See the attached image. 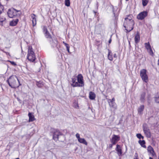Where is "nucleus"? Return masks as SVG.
<instances>
[{
    "label": "nucleus",
    "mask_w": 159,
    "mask_h": 159,
    "mask_svg": "<svg viewBox=\"0 0 159 159\" xmlns=\"http://www.w3.org/2000/svg\"><path fill=\"white\" fill-rule=\"evenodd\" d=\"M19 20L18 19L13 20L10 22V25L11 26H16Z\"/></svg>",
    "instance_id": "6ab92c4d"
},
{
    "label": "nucleus",
    "mask_w": 159,
    "mask_h": 159,
    "mask_svg": "<svg viewBox=\"0 0 159 159\" xmlns=\"http://www.w3.org/2000/svg\"><path fill=\"white\" fill-rule=\"evenodd\" d=\"M43 32L44 33L45 36L48 39H51L52 38L51 35L50 34L48 31L47 29L46 26H44L43 28Z\"/></svg>",
    "instance_id": "6e6552de"
},
{
    "label": "nucleus",
    "mask_w": 159,
    "mask_h": 159,
    "mask_svg": "<svg viewBox=\"0 0 159 159\" xmlns=\"http://www.w3.org/2000/svg\"><path fill=\"white\" fill-rule=\"evenodd\" d=\"M139 143L140 144V145L143 148H146V146L145 145V141L143 140L142 141H141V140H139Z\"/></svg>",
    "instance_id": "393cba45"
},
{
    "label": "nucleus",
    "mask_w": 159,
    "mask_h": 159,
    "mask_svg": "<svg viewBox=\"0 0 159 159\" xmlns=\"http://www.w3.org/2000/svg\"><path fill=\"white\" fill-rule=\"evenodd\" d=\"M36 84L39 88L41 87L43 85V84L41 81L37 82Z\"/></svg>",
    "instance_id": "bb28decb"
},
{
    "label": "nucleus",
    "mask_w": 159,
    "mask_h": 159,
    "mask_svg": "<svg viewBox=\"0 0 159 159\" xmlns=\"http://www.w3.org/2000/svg\"><path fill=\"white\" fill-rule=\"evenodd\" d=\"M146 93L145 92H143L141 94L140 100L141 102L143 103L144 102Z\"/></svg>",
    "instance_id": "dca6fc26"
},
{
    "label": "nucleus",
    "mask_w": 159,
    "mask_h": 159,
    "mask_svg": "<svg viewBox=\"0 0 159 159\" xmlns=\"http://www.w3.org/2000/svg\"><path fill=\"white\" fill-rule=\"evenodd\" d=\"M4 9L3 7L0 4V14H1L2 11H3Z\"/></svg>",
    "instance_id": "72a5a7b5"
},
{
    "label": "nucleus",
    "mask_w": 159,
    "mask_h": 159,
    "mask_svg": "<svg viewBox=\"0 0 159 159\" xmlns=\"http://www.w3.org/2000/svg\"><path fill=\"white\" fill-rule=\"evenodd\" d=\"M27 59L30 61L33 62H34L36 59L35 54L32 50V47L31 46L29 47Z\"/></svg>",
    "instance_id": "7ed1b4c3"
},
{
    "label": "nucleus",
    "mask_w": 159,
    "mask_h": 159,
    "mask_svg": "<svg viewBox=\"0 0 159 159\" xmlns=\"http://www.w3.org/2000/svg\"><path fill=\"white\" fill-rule=\"evenodd\" d=\"M89 98L91 100H93L95 98V93L92 92H90L89 94Z\"/></svg>",
    "instance_id": "4be33fe9"
},
{
    "label": "nucleus",
    "mask_w": 159,
    "mask_h": 159,
    "mask_svg": "<svg viewBox=\"0 0 159 159\" xmlns=\"http://www.w3.org/2000/svg\"><path fill=\"white\" fill-rule=\"evenodd\" d=\"M7 82L9 86L12 88L18 87L20 85L18 79L16 75L11 76Z\"/></svg>",
    "instance_id": "f03ea898"
},
{
    "label": "nucleus",
    "mask_w": 159,
    "mask_h": 159,
    "mask_svg": "<svg viewBox=\"0 0 159 159\" xmlns=\"http://www.w3.org/2000/svg\"><path fill=\"white\" fill-rule=\"evenodd\" d=\"M72 80V84H71V85L73 87H80L81 85H79V83L77 82H76V78H72L71 79Z\"/></svg>",
    "instance_id": "ddd939ff"
},
{
    "label": "nucleus",
    "mask_w": 159,
    "mask_h": 159,
    "mask_svg": "<svg viewBox=\"0 0 159 159\" xmlns=\"http://www.w3.org/2000/svg\"><path fill=\"white\" fill-rule=\"evenodd\" d=\"M148 2V0H142V4L143 6L147 5Z\"/></svg>",
    "instance_id": "c85d7f7f"
},
{
    "label": "nucleus",
    "mask_w": 159,
    "mask_h": 159,
    "mask_svg": "<svg viewBox=\"0 0 159 159\" xmlns=\"http://www.w3.org/2000/svg\"><path fill=\"white\" fill-rule=\"evenodd\" d=\"M157 65L159 66V59H158V60Z\"/></svg>",
    "instance_id": "c03bdc74"
},
{
    "label": "nucleus",
    "mask_w": 159,
    "mask_h": 159,
    "mask_svg": "<svg viewBox=\"0 0 159 159\" xmlns=\"http://www.w3.org/2000/svg\"><path fill=\"white\" fill-rule=\"evenodd\" d=\"M120 138L117 135H114L111 139V142L113 144H115L119 140Z\"/></svg>",
    "instance_id": "9b49d317"
},
{
    "label": "nucleus",
    "mask_w": 159,
    "mask_h": 159,
    "mask_svg": "<svg viewBox=\"0 0 159 159\" xmlns=\"http://www.w3.org/2000/svg\"><path fill=\"white\" fill-rule=\"evenodd\" d=\"M149 159H153L151 157H150Z\"/></svg>",
    "instance_id": "a18cd8bd"
},
{
    "label": "nucleus",
    "mask_w": 159,
    "mask_h": 159,
    "mask_svg": "<svg viewBox=\"0 0 159 159\" xmlns=\"http://www.w3.org/2000/svg\"><path fill=\"white\" fill-rule=\"evenodd\" d=\"M148 15L147 11H143L139 13L137 16V18L139 20H143Z\"/></svg>",
    "instance_id": "0eeeda50"
},
{
    "label": "nucleus",
    "mask_w": 159,
    "mask_h": 159,
    "mask_svg": "<svg viewBox=\"0 0 159 159\" xmlns=\"http://www.w3.org/2000/svg\"><path fill=\"white\" fill-rule=\"evenodd\" d=\"M10 62L11 64L12 65H13L14 66H15L16 65V63L14 61H10Z\"/></svg>",
    "instance_id": "4c0bfd02"
},
{
    "label": "nucleus",
    "mask_w": 159,
    "mask_h": 159,
    "mask_svg": "<svg viewBox=\"0 0 159 159\" xmlns=\"http://www.w3.org/2000/svg\"><path fill=\"white\" fill-rule=\"evenodd\" d=\"M61 135V133L59 130H56L53 133V139L55 141H57L58 139L59 136Z\"/></svg>",
    "instance_id": "9d476101"
},
{
    "label": "nucleus",
    "mask_w": 159,
    "mask_h": 159,
    "mask_svg": "<svg viewBox=\"0 0 159 159\" xmlns=\"http://www.w3.org/2000/svg\"><path fill=\"white\" fill-rule=\"evenodd\" d=\"M28 116L29 118V121H33L34 120V116L31 113L29 112L28 114Z\"/></svg>",
    "instance_id": "412c9836"
},
{
    "label": "nucleus",
    "mask_w": 159,
    "mask_h": 159,
    "mask_svg": "<svg viewBox=\"0 0 159 159\" xmlns=\"http://www.w3.org/2000/svg\"><path fill=\"white\" fill-rule=\"evenodd\" d=\"M143 130L147 137L148 138H150L151 133L149 129L147 128H144Z\"/></svg>",
    "instance_id": "2eb2a0df"
},
{
    "label": "nucleus",
    "mask_w": 159,
    "mask_h": 159,
    "mask_svg": "<svg viewBox=\"0 0 159 159\" xmlns=\"http://www.w3.org/2000/svg\"><path fill=\"white\" fill-rule=\"evenodd\" d=\"M146 69H143L140 71V75L142 80L145 83L148 81V77Z\"/></svg>",
    "instance_id": "20e7f679"
},
{
    "label": "nucleus",
    "mask_w": 159,
    "mask_h": 159,
    "mask_svg": "<svg viewBox=\"0 0 159 159\" xmlns=\"http://www.w3.org/2000/svg\"><path fill=\"white\" fill-rule=\"evenodd\" d=\"M111 39H110L108 41L109 43H111Z\"/></svg>",
    "instance_id": "37998d69"
},
{
    "label": "nucleus",
    "mask_w": 159,
    "mask_h": 159,
    "mask_svg": "<svg viewBox=\"0 0 159 159\" xmlns=\"http://www.w3.org/2000/svg\"><path fill=\"white\" fill-rule=\"evenodd\" d=\"M75 136L78 139V140H79V139H80V134L78 133H77Z\"/></svg>",
    "instance_id": "c9c22d12"
},
{
    "label": "nucleus",
    "mask_w": 159,
    "mask_h": 159,
    "mask_svg": "<svg viewBox=\"0 0 159 159\" xmlns=\"http://www.w3.org/2000/svg\"><path fill=\"white\" fill-rule=\"evenodd\" d=\"M66 46V48L67 47H69V45L68 44L65 43Z\"/></svg>",
    "instance_id": "79ce46f5"
},
{
    "label": "nucleus",
    "mask_w": 159,
    "mask_h": 159,
    "mask_svg": "<svg viewBox=\"0 0 159 159\" xmlns=\"http://www.w3.org/2000/svg\"><path fill=\"white\" fill-rule=\"evenodd\" d=\"M144 109V106L143 105H141L139 106L138 109V113L140 115H141L143 113V111Z\"/></svg>",
    "instance_id": "f3484780"
},
{
    "label": "nucleus",
    "mask_w": 159,
    "mask_h": 159,
    "mask_svg": "<svg viewBox=\"0 0 159 159\" xmlns=\"http://www.w3.org/2000/svg\"><path fill=\"white\" fill-rule=\"evenodd\" d=\"M13 8L9 9L7 12V14L8 16L10 18H13L17 15L16 13L19 12Z\"/></svg>",
    "instance_id": "39448f33"
},
{
    "label": "nucleus",
    "mask_w": 159,
    "mask_h": 159,
    "mask_svg": "<svg viewBox=\"0 0 159 159\" xmlns=\"http://www.w3.org/2000/svg\"><path fill=\"white\" fill-rule=\"evenodd\" d=\"M77 82L79 83V85H82L80 87H82L84 85V83L83 81V77L81 74H79L77 76Z\"/></svg>",
    "instance_id": "1a4fd4ad"
},
{
    "label": "nucleus",
    "mask_w": 159,
    "mask_h": 159,
    "mask_svg": "<svg viewBox=\"0 0 159 159\" xmlns=\"http://www.w3.org/2000/svg\"><path fill=\"white\" fill-rule=\"evenodd\" d=\"M134 24V21L132 19L130 15L128 16L127 17L125 18L123 26L125 29L126 32H129L133 30Z\"/></svg>",
    "instance_id": "f257e3e1"
},
{
    "label": "nucleus",
    "mask_w": 159,
    "mask_h": 159,
    "mask_svg": "<svg viewBox=\"0 0 159 159\" xmlns=\"http://www.w3.org/2000/svg\"><path fill=\"white\" fill-rule=\"evenodd\" d=\"M67 50L68 52H69V47H67Z\"/></svg>",
    "instance_id": "a19ab883"
},
{
    "label": "nucleus",
    "mask_w": 159,
    "mask_h": 159,
    "mask_svg": "<svg viewBox=\"0 0 159 159\" xmlns=\"http://www.w3.org/2000/svg\"><path fill=\"white\" fill-rule=\"evenodd\" d=\"M78 141L80 143H83L86 145H87V143L86 141L85 140L84 138H80L79 139Z\"/></svg>",
    "instance_id": "5701e85b"
},
{
    "label": "nucleus",
    "mask_w": 159,
    "mask_h": 159,
    "mask_svg": "<svg viewBox=\"0 0 159 159\" xmlns=\"http://www.w3.org/2000/svg\"><path fill=\"white\" fill-rule=\"evenodd\" d=\"M112 54L111 51L108 50V59L111 61L113 60V57L112 56Z\"/></svg>",
    "instance_id": "b1692460"
},
{
    "label": "nucleus",
    "mask_w": 159,
    "mask_h": 159,
    "mask_svg": "<svg viewBox=\"0 0 159 159\" xmlns=\"http://www.w3.org/2000/svg\"><path fill=\"white\" fill-rule=\"evenodd\" d=\"M49 41L52 47L58 48L57 47L58 42L57 39L52 38L51 39H49Z\"/></svg>",
    "instance_id": "423d86ee"
},
{
    "label": "nucleus",
    "mask_w": 159,
    "mask_h": 159,
    "mask_svg": "<svg viewBox=\"0 0 159 159\" xmlns=\"http://www.w3.org/2000/svg\"><path fill=\"white\" fill-rule=\"evenodd\" d=\"M65 5L67 7H69L70 5V0H65Z\"/></svg>",
    "instance_id": "cd10ccee"
},
{
    "label": "nucleus",
    "mask_w": 159,
    "mask_h": 159,
    "mask_svg": "<svg viewBox=\"0 0 159 159\" xmlns=\"http://www.w3.org/2000/svg\"><path fill=\"white\" fill-rule=\"evenodd\" d=\"M140 38L139 34L138 33H137L134 38L135 41L136 43H138L139 42Z\"/></svg>",
    "instance_id": "aec40b11"
},
{
    "label": "nucleus",
    "mask_w": 159,
    "mask_h": 159,
    "mask_svg": "<svg viewBox=\"0 0 159 159\" xmlns=\"http://www.w3.org/2000/svg\"><path fill=\"white\" fill-rule=\"evenodd\" d=\"M148 152H150L152 154L154 152V151L153 148L151 146H149L148 148Z\"/></svg>",
    "instance_id": "a878e982"
},
{
    "label": "nucleus",
    "mask_w": 159,
    "mask_h": 159,
    "mask_svg": "<svg viewBox=\"0 0 159 159\" xmlns=\"http://www.w3.org/2000/svg\"><path fill=\"white\" fill-rule=\"evenodd\" d=\"M136 136L139 139H141V138L143 139L144 137H143L140 134H136Z\"/></svg>",
    "instance_id": "7c9ffc66"
},
{
    "label": "nucleus",
    "mask_w": 159,
    "mask_h": 159,
    "mask_svg": "<svg viewBox=\"0 0 159 159\" xmlns=\"http://www.w3.org/2000/svg\"><path fill=\"white\" fill-rule=\"evenodd\" d=\"M116 150L119 156L121 155L122 153V150L120 147L119 145H117Z\"/></svg>",
    "instance_id": "a211bd4d"
},
{
    "label": "nucleus",
    "mask_w": 159,
    "mask_h": 159,
    "mask_svg": "<svg viewBox=\"0 0 159 159\" xmlns=\"http://www.w3.org/2000/svg\"><path fill=\"white\" fill-rule=\"evenodd\" d=\"M32 22L33 26H34L35 25H36V18H34V19H33L32 20Z\"/></svg>",
    "instance_id": "2f4dec72"
},
{
    "label": "nucleus",
    "mask_w": 159,
    "mask_h": 159,
    "mask_svg": "<svg viewBox=\"0 0 159 159\" xmlns=\"http://www.w3.org/2000/svg\"><path fill=\"white\" fill-rule=\"evenodd\" d=\"M155 102L157 103H159V96L158 97L155 96L154 98Z\"/></svg>",
    "instance_id": "c756f323"
},
{
    "label": "nucleus",
    "mask_w": 159,
    "mask_h": 159,
    "mask_svg": "<svg viewBox=\"0 0 159 159\" xmlns=\"http://www.w3.org/2000/svg\"><path fill=\"white\" fill-rule=\"evenodd\" d=\"M145 45L146 48L148 51L150 55L152 54H153L152 51V49L149 42L145 43Z\"/></svg>",
    "instance_id": "f8f14e48"
},
{
    "label": "nucleus",
    "mask_w": 159,
    "mask_h": 159,
    "mask_svg": "<svg viewBox=\"0 0 159 159\" xmlns=\"http://www.w3.org/2000/svg\"><path fill=\"white\" fill-rule=\"evenodd\" d=\"M109 147L110 148H111L112 147V144H110L109 145Z\"/></svg>",
    "instance_id": "58836bf2"
},
{
    "label": "nucleus",
    "mask_w": 159,
    "mask_h": 159,
    "mask_svg": "<svg viewBox=\"0 0 159 159\" xmlns=\"http://www.w3.org/2000/svg\"><path fill=\"white\" fill-rule=\"evenodd\" d=\"M115 100V98H113L112 99H109L108 101L114 102Z\"/></svg>",
    "instance_id": "e433bc0d"
},
{
    "label": "nucleus",
    "mask_w": 159,
    "mask_h": 159,
    "mask_svg": "<svg viewBox=\"0 0 159 159\" xmlns=\"http://www.w3.org/2000/svg\"><path fill=\"white\" fill-rule=\"evenodd\" d=\"M31 16L32 19H34L35 18V15L34 14H32L31 15Z\"/></svg>",
    "instance_id": "f704fd0d"
},
{
    "label": "nucleus",
    "mask_w": 159,
    "mask_h": 159,
    "mask_svg": "<svg viewBox=\"0 0 159 159\" xmlns=\"http://www.w3.org/2000/svg\"><path fill=\"white\" fill-rule=\"evenodd\" d=\"M116 9L114 8V7H113V12L114 14V20H115V24H116V23L117 22V21L118 20V13H117L115 10Z\"/></svg>",
    "instance_id": "4468645a"
},
{
    "label": "nucleus",
    "mask_w": 159,
    "mask_h": 159,
    "mask_svg": "<svg viewBox=\"0 0 159 159\" xmlns=\"http://www.w3.org/2000/svg\"><path fill=\"white\" fill-rule=\"evenodd\" d=\"M108 102H109V105L110 106L113 107L114 106L115 104V102H114L108 101Z\"/></svg>",
    "instance_id": "473e14b6"
},
{
    "label": "nucleus",
    "mask_w": 159,
    "mask_h": 159,
    "mask_svg": "<svg viewBox=\"0 0 159 159\" xmlns=\"http://www.w3.org/2000/svg\"><path fill=\"white\" fill-rule=\"evenodd\" d=\"M114 57L115 58H116L117 57V56L116 53L114 54Z\"/></svg>",
    "instance_id": "ea45409f"
}]
</instances>
